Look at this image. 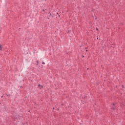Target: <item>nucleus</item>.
Instances as JSON below:
<instances>
[{"mask_svg": "<svg viewBox=\"0 0 125 125\" xmlns=\"http://www.w3.org/2000/svg\"><path fill=\"white\" fill-rule=\"evenodd\" d=\"M39 86L40 87V88H42V87H43L42 85H40V84H39Z\"/></svg>", "mask_w": 125, "mask_h": 125, "instance_id": "f257e3e1", "label": "nucleus"}, {"mask_svg": "<svg viewBox=\"0 0 125 125\" xmlns=\"http://www.w3.org/2000/svg\"><path fill=\"white\" fill-rule=\"evenodd\" d=\"M2 49V47H1V45H0V50H1Z\"/></svg>", "mask_w": 125, "mask_h": 125, "instance_id": "f03ea898", "label": "nucleus"}, {"mask_svg": "<svg viewBox=\"0 0 125 125\" xmlns=\"http://www.w3.org/2000/svg\"><path fill=\"white\" fill-rule=\"evenodd\" d=\"M96 30H97V31H98V30L97 29V28H96Z\"/></svg>", "mask_w": 125, "mask_h": 125, "instance_id": "7ed1b4c3", "label": "nucleus"}, {"mask_svg": "<svg viewBox=\"0 0 125 125\" xmlns=\"http://www.w3.org/2000/svg\"><path fill=\"white\" fill-rule=\"evenodd\" d=\"M42 64H45L44 62H42Z\"/></svg>", "mask_w": 125, "mask_h": 125, "instance_id": "20e7f679", "label": "nucleus"}]
</instances>
